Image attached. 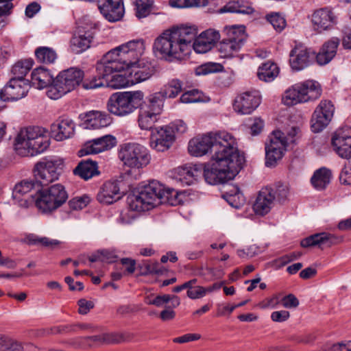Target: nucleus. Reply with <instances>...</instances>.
<instances>
[{"mask_svg":"<svg viewBox=\"0 0 351 351\" xmlns=\"http://www.w3.org/2000/svg\"><path fill=\"white\" fill-rule=\"evenodd\" d=\"M36 183L33 181L23 180L17 183L12 191V199L19 206L27 208L34 202L33 194Z\"/></svg>","mask_w":351,"mask_h":351,"instance_id":"obj_15","label":"nucleus"},{"mask_svg":"<svg viewBox=\"0 0 351 351\" xmlns=\"http://www.w3.org/2000/svg\"><path fill=\"white\" fill-rule=\"evenodd\" d=\"M290 317L289 311L285 310L274 311L271 314V319L275 322H283L287 321Z\"/></svg>","mask_w":351,"mask_h":351,"instance_id":"obj_62","label":"nucleus"},{"mask_svg":"<svg viewBox=\"0 0 351 351\" xmlns=\"http://www.w3.org/2000/svg\"><path fill=\"white\" fill-rule=\"evenodd\" d=\"M197 33L195 25L173 26L156 38L153 52L156 57L171 62L184 58L192 48L197 53H205L220 39L219 32L213 29H206L198 36Z\"/></svg>","mask_w":351,"mask_h":351,"instance_id":"obj_2","label":"nucleus"},{"mask_svg":"<svg viewBox=\"0 0 351 351\" xmlns=\"http://www.w3.org/2000/svg\"><path fill=\"white\" fill-rule=\"evenodd\" d=\"M123 341L125 338L121 333L111 332L102 335V342L106 343H119Z\"/></svg>","mask_w":351,"mask_h":351,"instance_id":"obj_58","label":"nucleus"},{"mask_svg":"<svg viewBox=\"0 0 351 351\" xmlns=\"http://www.w3.org/2000/svg\"><path fill=\"white\" fill-rule=\"evenodd\" d=\"M131 78L134 84L149 80L156 72L154 66L145 58L140 60L136 64L129 67Z\"/></svg>","mask_w":351,"mask_h":351,"instance_id":"obj_24","label":"nucleus"},{"mask_svg":"<svg viewBox=\"0 0 351 351\" xmlns=\"http://www.w3.org/2000/svg\"><path fill=\"white\" fill-rule=\"evenodd\" d=\"M188 150L196 157L211 153L210 160L204 169V176L206 182L212 185L233 179L245 162L235 138L226 132H209L195 137L189 141Z\"/></svg>","mask_w":351,"mask_h":351,"instance_id":"obj_1","label":"nucleus"},{"mask_svg":"<svg viewBox=\"0 0 351 351\" xmlns=\"http://www.w3.org/2000/svg\"><path fill=\"white\" fill-rule=\"evenodd\" d=\"M145 49L143 40L136 39L122 44L112 51L123 69H128L143 59L142 56Z\"/></svg>","mask_w":351,"mask_h":351,"instance_id":"obj_10","label":"nucleus"},{"mask_svg":"<svg viewBox=\"0 0 351 351\" xmlns=\"http://www.w3.org/2000/svg\"><path fill=\"white\" fill-rule=\"evenodd\" d=\"M86 128L99 129L110 125V117L106 112L100 111H90L85 114Z\"/></svg>","mask_w":351,"mask_h":351,"instance_id":"obj_29","label":"nucleus"},{"mask_svg":"<svg viewBox=\"0 0 351 351\" xmlns=\"http://www.w3.org/2000/svg\"><path fill=\"white\" fill-rule=\"evenodd\" d=\"M260 103L261 98L256 91L245 92L237 97L233 106L238 113L248 114L253 112Z\"/></svg>","mask_w":351,"mask_h":351,"instance_id":"obj_19","label":"nucleus"},{"mask_svg":"<svg viewBox=\"0 0 351 351\" xmlns=\"http://www.w3.org/2000/svg\"><path fill=\"white\" fill-rule=\"evenodd\" d=\"M201 338V335L199 334L196 333H188L186 335H184L181 337H178L176 338H174L173 339V341L174 343H184L190 341H193L198 340Z\"/></svg>","mask_w":351,"mask_h":351,"instance_id":"obj_63","label":"nucleus"},{"mask_svg":"<svg viewBox=\"0 0 351 351\" xmlns=\"http://www.w3.org/2000/svg\"><path fill=\"white\" fill-rule=\"evenodd\" d=\"M282 306L287 308H294L299 305V300L293 294H289L280 298Z\"/></svg>","mask_w":351,"mask_h":351,"instance_id":"obj_59","label":"nucleus"},{"mask_svg":"<svg viewBox=\"0 0 351 351\" xmlns=\"http://www.w3.org/2000/svg\"><path fill=\"white\" fill-rule=\"evenodd\" d=\"M54 79L50 72L44 67L35 69L31 74V83L38 89L49 87Z\"/></svg>","mask_w":351,"mask_h":351,"instance_id":"obj_32","label":"nucleus"},{"mask_svg":"<svg viewBox=\"0 0 351 351\" xmlns=\"http://www.w3.org/2000/svg\"><path fill=\"white\" fill-rule=\"evenodd\" d=\"M182 89V82L179 80L173 79L165 85L159 93H162L164 99L166 97L174 98L180 93Z\"/></svg>","mask_w":351,"mask_h":351,"instance_id":"obj_41","label":"nucleus"},{"mask_svg":"<svg viewBox=\"0 0 351 351\" xmlns=\"http://www.w3.org/2000/svg\"><path fill=\"white\" fill-rule=\"evenodd\" d=\"M267 19L277 32H281L286 27L285 19L278 13L268 14Z\"/></svg>","mask_w":351,"mask_h":351,"instance_id":"obj_50","label":"nucleus"},{"mask_svg":"<svg viewBox=\"0 0 351 351\" xmlns=\"http://www.w3.org/2000/svg\"><path fill=\"white\" fill-rule=\"evenodd\" d=\"M322 90L319 84L314 80L298 82L287 88L282 95V102L288 106L305 103L319 97Z\"/></svg>","mask_w":351,"mask_h":351,"instance_id":"obj_6","label":"nucleus"},{"mask_svg":"<svg viewBox=\"0 0 351 351\" xmlns=\"http://www.w3.org/2000/svg\"><path fill=\"white\" fill-rule=\"evenodd\" d=\"M39 195L35 200L37 208L43 213L52 212L60 207L68 199V195L64 187L60 184H56L50 187L39 191Z\"/></svg>","mask_w":351,"mask_h":351,"instance_id":"obj_9","label":"nucleus"},{"mask_svg":"<svg viewBox=\"0 0 351 351\" xmlns=\"http://www.w3.org/2000/svg\"><path fill=\"white\" fill-rule=\"evenodd\" d=\"M223 33L227 36L226 39L241 46L244 45L247 37L243 25L226 26Z\"/></svg>","mask_w":351,"mask_h":351,"instance_id":"obj_34","label":"nucleus"},{"mask_svg":"<svg viewBox=\"0 0 351 351\" xmlns=\"http://www.w3.org/2000/svg\"><path fill=\"white\" fill-rule=\"evenodd\" d=\"M340 182L346 185H351V163L346 165L343 168L340 176Z\"/></svg>","mask_w":351,"mask_h":351,"instance_id":"obj_61","label":"nucleus"},{"mask_svg":"<svg viewBox=\"0 0 351 351\" xmlns=\"http://www.w3.org/2000/svg\"><path fill=\"white\" fill-rule=\"evenodd\" d=\"M300 130L298 127H291L286 133L282 132V141L288 147L296 142Z\"/></svg>","mask_w":351,"mask_h":351,"instance_id":"obj_52","label":"nucleus"},{"mask_svg":"<svg viewBox=\"0 0 351 351\" xmlns=\"http://www.w3.org/2000/svg\"><path fill=\"white\" fill-rule=\"evenodd\" d=\"M339 45V39L337 38H332L325 43L316 56L317 63L320 65H324L330 62L336 55Z\"/></svg>","mask_w":351,"mask_h":351,"instance_id":"obj_28","label":"nucleus"},{"mask_svg":"<svg viewBox=\"0 0 351 351\" xmlns=\"http://www.w3.org/2000/svg\"><path fill=\"white\" fill-rule=\"evenodd\" d=\"M335 112V107L330 100H322L311 119V129L314 132L322 131L330 122Z\"/></svg>","mask_w":351,"mask_h":351,"instance_id":"obj_13","label":"nucleus"},{"mask_svg":"<svg viewBox=\"0 0 351 351\" xmlns=\"http://www.w3.org/2000/svg\"><path fill=\"white\" fill-rule=\"evenodd\" d=\"M312 23L314 29L322 33L332 29L336 25L337 16L331 9L320 8L315 10L312 14Z\"/></svg>","mask_w":351,"mask_h":351,"instance_id":"obj_17","label":"nucleus"},{"mask_svg":"<svg viewBox=\"0 0 351 351\" xmlns=\"http://www.w3.org/2000/svg\"><path fill=\"white\" fill-rule=\"evenodd\" d=\"M104 86H105L104 80L99 77L98 74L97 76H95L90 80L87 79L82 82V87L86 90L95 89Z\"/></svg>","mask_w":351,"mask_h":351,"instance_id":"obj_54","label":"nucleus"},{"mask_svg":"<svg viewBox=\"0 0 351 351\" xmlns=\"http://www.w3.org/2000/svg\"><path fill=\"white\" fill-rule=\"evenodd\" d=\"M98 8L103 16L109 21L120 20L124 14L122 0H99Z\"/></svg>","mask_w":351,"mask_h":351,"instance_id":"obj_22","label":"nucleus"},{"mask_svg":"<svg viewBox=\"0 0 351 351\" xmlns=\"http://www.w3.org/2000/svg\"><path fill=\"white\" fill-rule=\"evenodd\" d=\"M243 46L228 40L226 38L222 40L218 45V51L220 56L223 58H230L235 56Z\"/></svg>","mask_w":351,"mask_h":351,"instance_id":"obj_39","label":"nucleus"},{"mask_svg":"<svg viewBox=\"0 0 351 351\" xmlns=\"http://www.w3.org/2000/svg\"><path fill=\"white\" fill-rule=\"evenodd\" d=\"M280 298L278 295H273L270 298H267L263 300L259 304V307L265 309V308H275L278 306V305L280 302Z\"/></svg>","mask_w":351,"mask_h":351,"instance_id":"obj_57","label":"nucleus"},{"mask_svg":"<svg viewBox=\"0 0 351 351\" xmlns=\"http://www.w3.org/2000/svg\"><path fill=\"white\" fill-rule=\"evenodd\" d=\"M37 60L42 63L50 64L55 62L57 54L54 49L48 47H40L35 51Z\"/></svg>","mask_w":351,"mask_h":351,"instance_id":"obj_45","label":"nucleus"},{"mask_svg":"<svg viewBox=\"0 0 351 351\" xmlns=\"http://www.w3.org/2000/svg\"><path fill=\"white\" fill-rule=\"evenodd\" d=\"M116 145V139L111 135H106L86 142L80 151L81 155L97 154L110 149Z\"/></svg>","mask_w":351,"mask_h":351,"instance_id":"obj_21","label":"nucleus"},{"mask_svg":"<svg viewBox=\"0 0 351 351\" xmlns=\"http://www.w3.org/2000/svg\"><path fill=\"white\" fill-rule=\"evenodd\" d=\"M118 154L123 165L131 169H143L147 166L151 160V155L148 149L145 146L136 143L121 145Z\"/></svg>","mask_w":351,"mask_h":351,"instance_id":"obj_8","label":"nucleus"},{"mask_svg":"<svg viewBox=\"0 0 351 351\" xmlns=\"http://www.w3.org/2000/svg\"><path fill=\"white\" fill-rule=\"evenodd\" d=\"M97 165L95 162L86 160L82 161L73 169V173L84 180H88L94 176L99 174Z\"/></svg>","mask_w":351,"mask_h":351,"instance_id":"obj_36","label":"nucleus"},{"mask_svg":"<svg viewBox=\"0 0 351 351\" xmlns=\"http://www.w3.org/2000/svg\"><path fill=\"white\" fill-rule=\"evenodd\" d=\"M223 196L231 206L237 208L240 207L244 200L242 193L236 186H232Z\"/></svg>","mask_w":351,"mask_h":351,"instance_id":"obj_42","label":"nucleus"},{"mask_svg":"<svg viewBox=\"0 0 351 351\" xmlns=\"http://www.w3.org/2000/svg\"><path fill=\"white\" fill-rule=\"evenodd\" d=\"M49 146V140L43 129L28 127L21 130L15 138L14 147L21 156H34L44 152Z\"/></svg>","mask_w":351,"mask_h":351,"instance_id":"obj_4","label":"nucleus"},{"mask_svg":"<svg viewBox=\"0 0 351 351\" xmlns=\"http://www.w3.org/2000/svg\"><path fill=\"white\" fill-rule=\"evenodd\" d=\"M289 62L291 68L295 71L302 70L307 67L315 57L310 49L304 45H297L290 52Z\"/></svg>","mask_w":351,"mask_h":351,"instance_id":"obj_18","label":"nucleus"},{"mask_svg":"<svg viewBox=\"0 0 351 351\" xmlns=\"http://www.w3.org/2000/svg\"><path fill=\"white\" fill-rule=\"evenodd\" d=\"M90 202V197L87 195L75 197L69 202V207L73 210H80L86 207Z\"/></svg>","mask_w":351,"mask_h":351,"instance_id":"obj_53","label":"nucleus"},{"mask_svg":"<svg viewBox=\"0 0 351 351\" xmlns=\"http://www.w3.org/2000/svg\"><path fill=\"white\" fill-rule=\"evenodd\" d=\"M220 13L232 12L250 14L254 12L251 4L244 1H230L220 8Z\"/></svg>","mask_w":351,"mask_h":351,"instance_id":"obj_35","label":"nucleus"},{"mask_svg":"<svg viewBox=\"0 0 351 351\" xmlns=\"http://www.w3.org/2000/svg\"><path fill=\"white\" fill-rule=\"evenodd\" d=\"M274 200L275 197L270 188L262 189L253 205V209L256 214L264 215L270 211Z\"/></svg>","mask_w":351,"mask_h":351,"instance_id":"obj_25","label":"nucleus"},{"mask_svg":"<svg viewBox=\"0 0 351 351\" xmlns=\"http://www.w3.org/2000/svg\"><path fill=\"white\" fill-rule=\"evenodd\" d=\"M135 5L136 16L141 19L149 14L153 5L152 0H132Z\"/></svg>","mask_w":351,"mask_h":351,"instance_id":"obj_46","label":"nucleus"},{"mask_svg":"<svg viewBox=\"0 0 351 351\" xmlns=\"http://www.w3.org/2000/svg\"><path fill=\"white\" fill-rule=\"evenodd\" d=\"M334 237L332 234L326 232H321L313 234L301 241V245L303 247L313 246L330 247L334 244Z\"/></svg>","mask_w":351,"mask_h":351,"instance_id":"obj_31","label":"nucleus"},{"mask_svg":"<svg viewBox=\"0 0 351 351\" xmlns=\"http://www.w3.org/2000/svg\"><path fill=\"white\" fill-rule=\"evenodd\" d=\"M180 180H184L187 184H191L194 180L200 176L202 172L196 165L181 167L178 171Z\"/></svg>","mask_w":351,"mask_h":351,"instance_id":"obj_44","label":"nucleus"},{"mask_svg":"<svg viewBox=\"0 0 351 351\" xmlns=\"http://www.w3.org/2000/svg\"><path fill=\"white\" fill-rule=\"evenodd\" d=\"M134 85L130 71L117 73L112 76L110 86L114 88H121Z\"/></svg>","mask_w":351,"mask_h":351,"instance_id":"obj_43","label":"nucleus"},{"mask_svg":"<svg viewBox=\"0 0 351 351\" xmlns=\"http://www.w3.org/2000/svg\"><path fill=\"white\" fill-rule=\"evenodd\" d=\"M219 65L215 63H206L197 66L195 73L196 75H204L217 71Z\"/></svg>","mask_w":351,"mask_h":351,"instance_id":"obj_56","label":"nucleus"},{"mask_svg":"<svg viewBox=\"0 0 351 351\" xmlns=\"http://www.w3.org/2000/svg\"><path fill=\"white\" fill-rule=\"evenodd\" d=\"M32 67V63L29 61H19L12 69V72L14 77L13 78L25 79L24 77L29 72Z\"/></svg>","mask_w":351,"mask_h":351,"instance_id":"obj_47","label":"nucleus"},{"mask_svg":"<svg viewBox=\"0 0 351 351\" xmlns=\"http://www.w3.org/2000/svg\"><path fill=\"white\" fill-rule=\"evenodd\" d=\"M93 38V33L80 30L71 40V49L75 53H80L90 46Z\"/></svg>","mask_w":351,"mask_h":351,"instance_id":"obj_30","label":"nucleus"},{"mask_svg":"<svg viewBox=\"0 0 351 351\" xmlns=\"http://www.w3.org/2000/svg\"><path fill=\"white\" fill-rule=\"evenodd\" d=\"M124 70L123 66L119 61H118V59L116 58L112 50L106 53L102 58L97 62L96 65L97 74L104 80L108 77L109 75L114 73L121 72Z\"/></svg>","mask_w":351,"mask_h":351,"instance_id":"obj_20","label":"nucleus"},{"mask_svg":"<svg viewBox=\"0 0 351 351\" xmlns=\"http://www.w3.org/2000/svg\"><path fill=\"white\" fill-rule=\"evenodd\" d=\"M177 195L175 190L165 188L159 182L152 180L137 193L129 195L127 201L132 210L143 212L160 204L175 205L177 204Z\"/></svg>","mask_w":351,"mask_h":351,"instance_id":"obj_3","label":"nucleus"},{"mask_svg":"<svg viewBox=\"0 0 351 351\" xmlns=\"http://www.w3.org/2000/svg\"><path fill=\"white\" fill-rule=\"evenodd\" d=\"M101 261L114 263L118 259V256L114 250H103L100 251Z\"/></svg>","mask_w":351,"mask_h":351,"instance_id":"obj_64","label":"nucleus"},{"mask_svg":"<svg viewBox=\"0 0 351 351\" xmlns=\"http://www.w3.org/2000/svg\"><path fill=\"white\" fill-rule=\"evenodd\" d=\"M29 87V82L25 79L11 78L3 90L6 98L16 101L25 97Z\"/></svg>","mask_w":351,"mask_h":351,"instance_id":"obj_23","label":"nucleus"},{"mask_svg":"<svg viewBox=\"0 0 351 351\" xmlns=\"http://www.w3.org/2000/svg\"><path fill=\"white\" fill-rule=\"evenodd\" d=\"M83 79L84 72L80 69L71 67L64 70L53 80L47 90V95L51 99H58L76 88Z\"/></svg>","mask_w":351,"mask_h":351,"instance_id":"obj_5","label":"nucleus"},{"mask_svg":"<svg viewBox=\"0 0 351 351\" xmlns=\"http://www.w3.org/2000/svg\"><path fill=\"white\" fill-rule=\"evenodd\" d=\"M331 172L326 167L316 170L311 179V182L317 190L324 189L330 183Z\"/></svg>","mask_w":351,"mask_h":351,"instance_id":"obj_37","label":"nucleus"},{"mask_svg":"<svg viewBox=\"0 0 351 351\" xmlns=\"http://www.w3.org/2000/svg\"><path fill=\"white\" fill-rule=\"evenodd\" d=\"M140 108L143 110L154 112L155 114H160L164 106V99L162 93H154L146 97L143 104H140Z\"/></svg>","mask_w":351,"mask_h":351,"instance_id":"obj_33","label":"nucleus"},{"mask_svg":"<svg viewBox=\"0 0 351 351\" xmlns=\"http://www.w3.org/2000/svg\"><path fill=\"white\" fill-rule=\"evenodd\" d=\"M75 124L69 118H62L51 126V132L57 141H63L71 137L74 133Z\"/></svg>","mask_w":351,"mask_h":351,"instance_id":"obj_26","label":"nucleus"},{"mask_svg":"<svg viewBox=\"0 0 351 351\" xmlns=\"http://www.w3.org/2000/svg\"><path fill=\"white\" fill-rule=\"evenodd\" d=\"M118 183L114 181L105 182L99 193L97 194V199L101 202L110 204L119 199L121 197Z\"/></svg>","mask_w":351,"mask_h":351,"instance_id":"obj_27","label":"nucleus"},{"mask_svg":"<svg viewBox=\"0 0 351 351\" xmlns=\"http://www.w3.org/2000/svg\"><path fill=\"white\" fill-rule=\"evenodd\" d=\"M282 132L274 131L269 136V142L265 144V165L271 167L280 160L287 146L282 141Z\"/></svg>","mask_w":351,"mask_h":351,"instance_id":"obj_12","label":"nucleus"},{"mask_svg":"<svg viewBox=\"0 0 351 351\" xmlns=\"http://www.w3.org/2000/svg\"><path fill=\"white\" fill-rule=\"evenodd\" d=\"M173 128L168 126L154 128L150 136V146L158 152H165L170 148L174 141Z\"/></svg>","mask_w":351,"mask_h":351,"instance_id":"obj_14","label":"nucleus"},{"mask_svg":"<svg viewBox=\"0 0 351 351\" xmlns=\"http://www.w3.org/2000/svg\"><path fill=\"white\" fill-rule=\"evenodd\" d=\"M157 114L139 109L138 115V125L141 130L152 131L155 122L157 121Z\"/></svg>","mask_w":351,"mask_h":351,"instance_id":"obj_40","label":"nucleus"},{"mask_svg":"<svg viewBox=\"0 0 351 351\" xmlns=\"http://www.w3.org/2000/svg\"><path fill=\"white\" fill-rule=\"evenodd\" d=\"M332 145L341 158H351V128L338 130L332 138Z\"/></svg>","mask_w":351,"mask_h":351,"instance_id":"obj_16","label":"nucleus"},{"mask_svg":"<svg viewBox=\"0 0 351 351\" xmlns=\"http://www.w3.org/2000/svg\"><path fill=\"white\" fill-rule=\"evenodd\" d=\"M141 91L118 92L110 95L108 100V111L119 117H125L133 113L143 101Z\"/></svg>","mask_w":351,"mask_h":351,"instance_id":"obj_7","label":"nucleus"},{"mask_svg":"<svg viewBox=\"0 0 351 351\" xmlns=\"http://www.w3.org/2000/svg\"><path fill=\"white\" fill-rule=\"evenodd\" d=\"M29 242L31 244L40 245L45 247H51L58 245L59 241L54 239H50L47 237H39L35 235H31L28 237Z\"/></svg>","mask_w":351,"mask_h":351,"instance_id":"obj_51","label":"nucleus"},{"mask_svg":"<svg viewBox=\"0 0 351 351\" xmlns=\"http://www.w3.org/2000/svg\"><path fill=\"white\" fill-rule=\"evenodd\" d=\"M63 163V159L60 157L43 158L35 165V176L42 185H47L58 180Z\"/></svg>","mask_w":351,"mask_h":351,"instance_id":"obj_11","label":"nucleus"},{"mask_svg":"<svg viewBox=\"0 0 351 351\" xmlns=\"http://www.w3.org/2000/svg\"><path fill=\"white\" fill-rule=\"evenodd\" d=\"M279 74V68L276 64L267 62L263 64L258 71V77L265 82L273 81Z\"/></svg>","mask_w":351,"mask_h":351,"instance_id":"obj_38","label":"nucleus"},{"mask_svg":"<svg viewBox=\"0 0 351 351\" xmlns=\"http://www.w3.org/2000/svg\"><path fill=\"white\" fill-rule=\"evenodd\" d=\"M145 271L143 274H162L163 268L157 262H147L143 264Z\"/></svg>","mask_w":351,"mask_h":351,"instance_id":"obj_55","label":"nucleus"},{"mask_svg":"<svg viewBox=\"0 0 351 351\" xmlns=\"http://www.w3.org/2000/svg\"><path fill=\"white\" fill-rule=\"evenodd\" d=\"M187 296L192 300H196L204 297L206 294V287L195 286L191 290H187Z\"/></svg>","mask_w":351,"mask_h":351,"instance_id":"obj_60","label":"nucleus"},{"mask_svg":"<svg viewBox=\"0 0 351 351\" xmlns=\"http://www.w3.org/2000/svg\"><path fill=\"white\" fill-rule=\"evenodd\" d=\"M182 103L190 104L203 101V95L197 89H193L185 92L180 98Z\"/></svg>","mask_w":351,"mask_h":351,"instance_id":"obj_48","label":"nucleus"},{"mask_svg":"<svg viewBox=\"0 0 351 351\" xmlns=\"http://www.w3.org/2000/svg\"><path fill=\"white\" fill-rule=\"evenodd\" d=\"M270 189L273 191L275 200H277L280 202H284L285 199H287L289 193V186L285 184L278 183L276 184L274 189Z\"/></svg>","mask_w":351,"mask_h":351,"instance_id":"obj_49","label":"nucleus"}]
</instances>
